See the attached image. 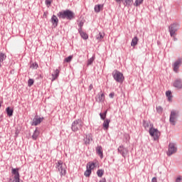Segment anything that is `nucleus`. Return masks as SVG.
I'll use <instances>...</instances> for the list:
<instances>
[{
  "label": "nucleus",
  "instance_id": "nucleus-15",
  "mask_svg": "<svg viewBox=\"0 0 182 182\" xmlns=\"http://www.w3.org/2000/svg\"><path fill=\"white\" fill-rule=\"evenodd\" d=\"M105 94L101 91L97 95L96 102H98L99 103H102V102H105Z\"/></svg>",
  "mask_w": 182,
  "mask_h": 182
},
{
  "label": "nucleus",
  "instance_id": "nucleus-37",
  "mask_svg": "<svg viewBox=\"0 0 182 182\" xmlns=\"http://www.w3.org/2000/svg\"><path fill=\"white\" fill-rule=\"evenodd\" d=\"M93 60H95V58H91L87 60V65H92L93 63Z\"/></svg>",
  "mask_w": 182,
  "mask_h": 182
},
{
  "label": "nucleus",
  "instance_id": "nucleus-27",
  "mask_svg": "<svg viewBox=\"0 0 182 182\" xmlns=\"http://www.w3.org/2000/svg\"><path fill=\"white\" fill-rule=\"evenodd\" d=\"M138 43H139V38H137V36H135L132 40L131 46H136V45H137Z\"/></svg>",
  "mask_w": 182,
  "mask_h": 182
},
{
  "label": "nucleus",
  "instance_id": "nucleus-38",
  "mask_svg": "<svg viewBox=\"0 0 182 182\" xmlns=\"http://www.w3.org/2000/svg\"><path fill=\"white\" fill-rule=\"evenodd\" d=\"M52 4V0H46V5L49 7Z\"/></svg>",
  "mask_w": 182,
  "mask_h": 182
},
{
  "label": "nucleus",
  "instance_id": "nucleus-11",
  "mask_svg": "<svg viewBox=\"0 0 182 182\" xmlns=\"http://www.w3.org/2000/svg\"><path fill=\"white\" fill-rule=\"evenodd\" d=\"M43 122V117H40L38 115H36L33 119L31 123V126H38V124H41Z\"/></svg>",
  "mask_w": 182,
  "mask_h": 182
},
{
  "label": "nucleus",
  "instance_id": "nucleus-20",
  "mask_svg": "<svg viewBox=\"0 0 182 182\" xmlns=\"http://www.w3.org/2000/svg\"><path fill=\"white\" fill-rule=\"evenodd\" d=\"M78 32L80 34V36L82 38V39H87L89 38V36H87V33L82 31V28L78 29Z\"/></svg>",
  "mask_w": 182,
  "mask_h": 182
},
{
  "label": "nucleus",
  "instance_id": "nucleus-43",
  "mask_svg": "<svg viewBox=\"0 0 182 182\" xmlns=\"http://www.w3.org/2000/svg\"><path fill=\"white\" fill-rule=\"evenodd\" d=\"M109 97H111V99H113V97H114V92H111L109 95Z\"/></svg>",
  "mask_w": 182,
  "mask_h": 182
},
{
  "label": "nucleus",
  "instance_id": "nucleus-49",
  "mask_svg": "<svg viewBox=\"0 0 182 182\" xmlns=\"http://www.w3.org/2000/svg\"><path fill=\"white\" fill-rule=\"evenodd\" d=\"M1 106H2V105H1V103H0V107H1Z\"/></svg>",
  "mask_w": 182,
  "mask_h": 182
},
{
  "label": "nucleus",
  "instance_id": "nucleus-40",
  "mask_svg": "<svg viewBox=\"0 0 182 182\" xmlns=\"http://www.w3.org/2000/svg\"><path fill=\"white\" fill-rule=\"evenodd\" d=\"M104 36L102 33H100L98 36L97 37V39H103Z\"/></svg>",
  "mask_w": 182,
  "mask_h": 182
},
{
  "label": "nucleus",
  "instance_id": "nucleus-19",
  "mask_svg": "<svg viewBox=\"0 0 182 182\" xmlns=\"http://www.w3.org/2000/svg\"><path fill=\"white\" fill-rule=\"evenodd\" d=\"M94 9H95V12H96L97 14H99V12H100V11L103 9V4L95 5Z\"/></svg>",
  "mask_w": 182,
  "mask_h": 182
},
{
  "label": "nucleus",
  "instance_id": "nucleus-12",
  "mask_svg": "<svg viewBox=\"0 0 182 182\" xmlns=\"http://www.w3.org/2000/svg\"><path fill=\"white\" fill-rule=\"evenodd\" d=\"M181 62H182L181 58H179L178 60L175 61V63H173V72H176V73H178V69L180 68V66H181Z\"/></svg>",
  "mask_w": 182,
  "mask_h": 182
},
{
  "label": "nucleus",
  "instance_id": "nucleus-33",
  "mask_svg": "<svg viewBox=\"0 0 182 182\" xmlns=\"http://www.w3.org/2000/svg\"><path fill=\"white\" fill-rule=\"evenodd\" d=\"M156 112L159 114L163 113V107L161 106L156 107Z\"/></svg>",
  "mask_w": 182,
  "mask_h": 182
},
{
  "label": "nucleus",
  "instance_id": "nucleus-48",
  "mask_svg": "<svg viewBox=\"0 0 182 182\" xmlns=\"http://www.w3.org/2000/svg\"><path fill=\"white\" fill-rule=\"evenodd\" d=\"M103 114H104L105 116H107V109L105 110V112H103Z\"/></svg>",
  "mask_w": 182,
  "mask_h": 182
},
{
  "label": "nucleus",
  "instance_id": "nucleus-1",
  "mask_svg": "<svg viewBox=\"0 0 182 182\" xmlns=\"http://www.w3.org/2000/svg\"><path fill=\"white\" fill-rule=\"evenodd\" d=\"M57 16L59 19H68V21H72V19H75V18L74 12L69 9L58 12Z\"/></svg>",
  "mask_w": 182,
  "mask_h": 182
},
{
  "label": "nucleus",
  "instance_id": "nucleus-42",
  "mask_svg": "<svg viewBox=\"0 0 182 182\" xmlns=\"http://www.w3.org/2000/svg\"><path fill=\"white\" fill-rule=\"evenodd\" d=\"M176 182H181V176H178L176 179Z\"/></svg>",
  "mask_w": 182,
  "mask_h": 182
},
{
  "label": "nucleus",
  "instance_id": "nucleus-28",
  "mask_svg": "<svg viewBox=\"0 0 182 182\" xmlns=\"http://www.w3.org/2000/svg\"><path fill=\"white\" fill-rule=\"evenodd\" d=\"M90 174H92V171L89 169V168H87V170L84 173V176H85V177H90Z\"/></svg>",
  "mask_w": 182,
  "mask_h": 182
},
{
  "label": "nucleus",
  "instance_id": "nucleus-9",
  "mask_svg": "<svg viewBox=\"0 0 182 182\" xmlns=\"http://www.w3.org/2000/svg\"><path fill=\"white\" fill-rule=\"evenodd\" d=\"M179 26L178 23H173L169 26V32L171 38L176 36V32L178 31Z\"/></svg>",
  "mask_w": 182,
  "mask_h": 182
},
{
  "label": "nucleus",
  "instance_id": "nucleus-16",
  "mask_svg": "<svg viewBox=\"0 0 182 182\" xmlns=\"http://www.w3.org/2000/svg\"><path fill=\"white\" fill-rule=\"evenodd\" d=\"M96 153L100 156V159H103V149L101 146H97Z\"/></svg>",
  "mask_w": 182,
  "mask_h": 182
},
{
  "label": "nucleus",
  "instance_id": "nucleus-31",
  "mask_svg": "<svg viewBox=\"0 0 182 182\" xmlns=\"http://www.w3.org/2000/svg\"><path fill=\"white\" fill-rule=\"evenodd\" d=\"M143 1H144V0H135V3L134 5L135 6H140V5H141V4H143Z\"/></svg>",
  "mask_w": 182,
  "mask_h": 182
},
{
  "label": "nucleus",
  "instance_id": "nucleus-45",
  "mask_svg": "<svg viewBox=\"0 0 182 182\" xmlns=\"http://www.w3.org/2000/svg\"><path fill=\"white\" fill-rule=\"evenodd\" d=\"M43 16H44L45 18H46V16H48V12L45 11V12L43 13Z\"/></svg>",
  "mask_w": 182,
  "mask_h": 182
},
{
  "label": "nucleus",
  "instance_id": "nucleus-13",
  "mask_svg": "<svg viewBox=\"0 0 182 182\" xmlns=\"http://www.w3.org/2000/svg\"><path fill=\"white\" fill-rule=\"evenodd\" d=\"M117 4H124V6H132V4H133V0H114Z\"/></svg>",
  "mask_w": 182,
  "mask_h": 182
},
{
  "label": "nucleus",
  "instance_id": "nucleus-3",
  "mask_svg": "<svg viewBox=\"0 0 182 182\" xmlns=\"http://www.w3.org/2000/svg\"><path fill=\"white\" fill-rule=\"evenodd\" d=\"M82 127H83L82 119H76L72 124L71 130L73 132H79V130H82Z\"/></svg>",
  "mask_w": 182,
  "mask_h": 182
},
{
  "label": "nucleus",
  "instance_id": "nucleus-36",
  "mask_svg": "<svg viewBox=\"0 0 182 182\" xmlns=\"http://www.w3.org/2000/svg\"><path fill=\"white\" fill-rule=\"evenodd\" d=\"M38 63H33L31 65V69H38Z\"/></svg>",
  "mask_w": 182,
  "mask_h": 182
},
{
  "label": "nucleus",
  "instance_id": "nucleus-25",
  "mask_svg": "<svg viewBox=\"0 0 182 182\" xmlns=\"http://www.w3.org/2000/svg\"><path fill=\"white\" fill-rule=\"evenodd\" d=\"M40 133L41 132H39V130H38V129H36L32 135L33 140H36V139H38V137L39 136Z\"/></svg>",
  "mask_w": 182,
  "mask_h": 182
},
{
  "label": "nucleus",
  "instance_id": "nucleus-29",
  "mask_svg": "<svg viewBox=\"0 0 182 182\" xmlns=\"http://www.w3.org/2000/svg\"><path fill=\"white\" fill-rule=\"evenodd\" d=\"M92 140V138L89 136H86L85 138H84V141L85 144H90V141Z\"/></svg>",
  "mask_w": 182,
  "mask_h": 182
},
{
  "label": "nucleus",
  "instance_id": "nucleus-14",
  "mask_svg": "<svg viewBox=\"0 0 182 182\" xmlns=\"http://www.w3.org/2000/svg\"><path fill=\"white\" fill-rule=\"evenodd\" d=\"M173 87L176 89H182V80L181 79H176L173 83Z\"/></svg>",
  "mask_w": 182,
  "mask_h": 182
},
{
  "label": "nucleus",
  "instance_id": "nucleus-10",
  "mask_svg": "<svg viewBox=\"0 0 182 182\" xmlns=\"http://www.w3.org/2000/svg\"><path fill=\"white\" fill-rule=\"evenodd\" d=\"M176 152H177V147H176V145H174V144H169L167 155L171 156L172 154H174V153H176Z\"/></svg>",
  "mask_w": 182,
  "mask_h": 182
},
{
  "label": "nucleus",
  "instance_id": "nucleus-46",
  "mask_svg": "<svg viewBox=\"0 0 182 182\" xmlns=\"http://www.w3.org/2000/svg\"><path fill=\"white\" fill-rule=\"evenodd\" d=\"M92 89H93V85L89 86L88 90H92Z\"/></svg>",
  "mask_w": 182,
  "mask_h": 182
},
{
  "label": "nucleus",
  "instance_id": "nucleus-18",
  "mask_svg": "<svg viewBox=\"0 0 182 182\" xmlns=\"http://www.w3.org/2000/svg\"><path fill=\"white\" fill-rule=\"evenodd\" d=\"M110 124V119H104V122L102 124V127L104 128V130H107L109 129V124Z\"/></svg>",
  "mask_w": 182,
  "mask_h": 182
},
{
  "label": "nucleus",
  "instance_id": "nucleus-2",
  "mask_svg": "<svg viewBox=\"0 0 182 182\" xmlns=\"http://www.w3.org/2000/svg\"><path fill=\"white\" fill-rule=\"evenodd\" d=\"M56 168H58L60 174L62 176H66V164L63 161L59 160L56 163Z\"/></svg>",
  "mask_w": 182,
  "mask_h": 182
},
{
  "label": "nucleus",
  "instance_id": "nucleus-41",
  "mask_svg": "<svg viewBox=\"0 0 182 182\" xmlns=\"http://www.w3.org/2000/svg\"><path fill=\"white\" fill-rule=\"evenodd\" d=\"M78 26L80 27V29H81L82 31V26H83V21H80L79 23H78Z\"/></svg>",
  "mask_w": 182,
  "mask_h": 182
},
{
  "label": "nucleus",
  "instance_id": "nucleus-17",
  "mask_svg": "<svg viewBox=\"0 0 182 182\" xmlns=\"http://www.w3.org/2000/svg\"><path fill=\"white\" fill-rule=\"evenodd\" d=\"M59 22V19L58 18V17H56V16L53 15L51 17V23H53V25H54L55 26H58V23Z\"/></svg>",
  "mask_w": 182,
  "mask_h": 182
},
{
  "label": "nucleus",
  "instance_id": "nucleus-34",
  "mask_svg": "<svg viewBox=\"0 0 182 182\" xmlns=\"http://www.w3.org/2000/svg\"><path fill=\"white\" fill-rule=\"evenodd\" d=\"M149 122H146V121H143V127H144V129H146V130H147V129H149Z\"/></svg>",
  "mask_w": 182,
  "mask_h": 182
},
{
  "label": "nucleus",
  "instance_id": "nucleus-4",
  "mask_svg": "<svg viewBox=\"0 0 182 182\" xmlns=\"http://www.w3.org/2000/svg\"><path fill=\"white\" fill-rule=\"evenodd\" d=\"M11 174H13L14 179L10 178L9 182H23V181H21L19 176V168H12Z\"/></svg>",
  "mask_w": 182,
  "mask_h": 182
},
{
  "label": "nucleus",
  "instance_id": "nucleus-47",
  "mask_svg": "<svg viewBox=\"0 0 182 182\" xmlns=\"http://www.w3.org/2000/svg\"><path fill=\"white\" fill-rule=\"evenodd\" d=\"M100 182H106V178H102V180L100 181Z\"/></svg>",
  "mask_w": 182,
  "mask_h": 182
},
{
  "label": "nucleus",
  "instance_id": "nucleus-8",
  "mask_svg": "<svg viewBox=\"0 0 182 182\" xmlns=\"http://www.w3.org/2000/svg\"><path fill=\"white\" fill-rule=\"evenodd\" d=\"M178 117V112L177 111H171L169 118V122L171 124H173V126H176V120L177 119V117Z\"/></svg>",
  "mask_w": 182,
  "mask_h": 182
},
{
  "label": "nucleus",
  "instance_id": "nucleus-30",
  "mask_svg": "<svg viewBox=\"0 0 182 182\" xmlns=\"http://www.w3.org/2000/svg\"><path fill=\"white\" fill-rule=\"evenodd\" d=\"M97 174L98 177H102L103 174H105V171L102 169H98L97 171Z\"/></svg>",
  "mask_w": 182,
  "mask_h": 182
},
{
  "label": "nucleus",
  "instance_id": "nucleus-24",
  "mask_svg": "<svg viewBox=\"0 0 182 182\" xmlns=\"http://www.w3.org/2000/svg\"><path fill=\"white\" fill-rule=\"evenodd\" d=\"M6 59V55L4 53L0 52V68L2 66V63Z\"/></svg>",
  "mask_w": 182,
  "mask_h": 182
},
{
  "label": "nucleus",
  "instance_id": "nucleus-44",
  "mask_svg": "<svg viewBox=\"0 0 182 182\" xmlns=\"http://www.w3.org/2000/svg\"><path fill=\"white\" fill-rule=\"evenodd\" d=\"M151 182H157V178L154 177L151 180Z\"/></svg>",
  "mask_w": 182,
  "mask_h": 182
},
{
  "label": "nucleus",
  "instance_id": "nucleus-39",
  "mask_svg": "<svg viewBox=\"0 0 182 182\" xmlns=\"http://www.w3.org/2000/svg\"><path fill=\"white\" fill-rule=\"evenodd\" d=\"M100 116L102 120H106V115H105L103 113H100Z\"/></svg>",
  "mask_w": 182,
  "mask_h": 182
},
{
  "label": "nucleus",
  "instance_id": "nucleus-32",
  "mask_svg": "<svg viewBox=\"0 0 182 182\" xmlns=\"http://www.w3.org/2000/svg\"><path fill=\"white\" fill-rule=\"evenodd\" d=\"M72 59H73V55H70L68 58H65L64 62H66L67 63H69V62L72 61Z\"/></svg>",
  "mask_w": 182,
  "mask_h": 182
},
{
  "label": "nucleus",
  "instance_id": "nucleus-22",
  "mask_svg": "<svg viewBox=\"0 0 182 182\" xmlns=\"http://www.w3.org/2000/svg\"><path fill=\"white\" fill-rule=\"evenodd\" d=\"M6 112L9 117H12V116H14V109L9 107L6 109Z\"/></svg>",
  "mask_w": 182,
  "mask_h": 182
},
{
  "label": "nucleus",
  "instance_id": "nucleus-6",
  "mask_svg": "<svg viewBox=\"0 0 182 182\" xmlns=\"http://www.w3.org/2000/svg\"><path fill=\"white\" fill-rule=\"evenodd\" d=\"M118 153L124 157V159H126L127 157V155L129 154V149L124 147L123 145H120L117 149Z\"/></svg>",
  "mask_w": 182,
  "mask_h": 182
},
{
  "label": "nucleus",
  "instance_id": "nucleus-7",
  "mask_svg": "<svg viewBox=\"0 0 182 182\" xmlns=\"http://www.w3.org/2000/svg\"><path fill=\"white\" fill-rule=\"evenodd\" d=\"M149 134L151 137H154V140H159V137H160V132L159 129L151 127L149 129Z\"/></svg>",
  "mask_w": 182,
  "mask_h": 182
},
{
  "label": "nucleus",
  "instance_id": "nucleus-26",
  "mask_svg": "<svg viewBox=\"0 0 182 182\" xmlns=\"http://www.w3.org/2000/svg\"><path fill=\"white\" fill-rule=\"evenodd\" d=\"M95 167H96V164L94 162H89L87 164V168H88L89 170H93V168H95Z\"/></svg>",
  "mask_w": 182,
  "mask_h": 182
},
{
  "label": "nucleus",
  "instance_id": "nucleus-5",
  "mask_svg": "<svg viewBox=\"0 0 182 182\" xmlns=\"http://www.w3.org/2000/svg\"><path fill=\"white\" fill-rule=\"evenodd\" d=\"M112 76L114 80H116V82H118V83H122V82L124 80V77L123 76V73H120L117 70H114L112 72Z\"/></svg>",
  "mask_w": 182,
  "mask_h": 182
},
{
  "label": "nucleus",
  "instance_id": "nucleus-23",
  "mask_svg": "<svg viewBox=\"0 0 182 182\" xmlns=\"http://www.w3.org/2000/svg\"><path fill=\"white\" fill-rule=\"evenodd\" d=\"M59 73H60V70L56 69L55 71V73L52 75L53 80H56L58 77H59Z\"/></svg>",
  "mask_w": 182,
  "mask_h": 182
},
{
  "label": "nucleus",
  "instance_id": "nucleus-35",
  "mask_svg": "<svg viewBox=\"0 0 182 182\" xmlns=\"http://www.w3.org/2000/svg\"><path fill=\"white\" fill-rule=\"evenodd\" d=\"M33 83H34L33 80V79H29L28 80V87H31V86H32L33 85Z\"/></svg>",
  "mask_w": 182,
  "mask_h": 182
},
{
  "label": "nucleus",
  "instance_id": "nucleus-21",
  "mask_svg": "<svg viewBox=\"0 0 182 182\" xmlns=\"http://www.w3.org/2000/svg\"><path fill=\"white\" fill-rule=\"evenodd\" d=\"M166 96L168 98V102H172L173 95L171 94V91H170V90L166 91Z\"/></svg>",
  "mask_w": 182,
  "mask_h": 182
}]
</instances>
